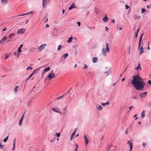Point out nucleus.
Returning a JSON list of instances; mask_svg holds the SVG:
<instances>
[{"mask_svg":"<svg viewBox=\"0 0 151 151\" xmlns=\"http://www.w3.org/2000/svg\"><path fill=\"white\" fill-rule=\"evenodd\" d=\"M131 83L137 90L139 91L143 89L144 85L145 84V82L139 75L134 76Z\"/></svg>","mask_w":151,"mask_h":151,"instance_id":"1","label":"nucleus"},{"mask_svg":"<svg viewBox=\"0 0 151 151\" xmlns=\"http://www.w3.org/2000/svg\"><path fill=\"white\" fill-rule=\"evenodd\" d=\"M108 45L109 44L108 43H106V48H102V54L104 56H106L107 52H109L110 51Z\"/></svg>","mask_w":151,"mask_h":151,"instance_id":"2","label":"nucleus"},{"mask_svg":"<svg viewBox=\"0 0 151 151\" xmlns=\"http://www.w3.org/2000/svg\"><path fill=\"white\" fill-rule=\"evenodd\" d=\"M55 77V75L52 73H50L47 76V77L45 78V80H46L48 79L49 80L51 79L54 78Z\"/></svg>","mask_w":151,"mask_h":151,"instance_id":"3","label":"nucleus"},{"mask_svg":"<svg viewBox=\"0 0 151 151\" xmlns=\"http://www.w3.org/2000/svg\"><path fill=\"white\" fill-rule=\"evenodd\" d=\"M46 46V44L41 45L38 48V50L39 52H41L42 50L44 49L45 47Z\"/></svg>","mask_w":151,"mask_h":151,"instance_id":"4","label":"nucleus"},{"mask_svg":"<svg viewBox=\"0 0 151 151\" xmlns=\"http://www.w3.org/2000/svg\"><path fill=\"white\" fill-rule=\"evenodd\" d=\"M147 92H145L143 93H139V97L140 98L143 99L146 97L147 94Z\"/></svg>","mask_w":151,"mask_h":151,"instance_id":"5","label":"nucleus"},{"mask_svg":"<svg viewBox=\"0 0 151 151\" xmlns=\"http://www.w3.org/2000/svg\"><path fill=\"white\" fill-rule=\"evenodd\" d=\"M39 70V69H36V70H35L29 76V77L27 78V80H29L32 76L34 74H35L36 73H37V72H38Z\"/></svg>","mask_w":151,"mask_h":151,"instance_id":"6","label":"nucleus"},{"mask_svg":"<svg viewBox=\"0 0 151 151\" xmlns=\"http://www.w3.org/2000/svg\"><path fill=\"white\" fill-rule=\"evenodd\" d=\"M26 30V29L22 28L18 29L17 31L18 34H22Z\"/></svg>","mask_w":151,"mask_h":151,"instance_id":"7","label":"nucleus"},{"mask_svg":"<svg viewBox=\"0 0 151 151\" xmlns=\"http://www.w3.org/2000/svg\"><path fill=\"white\" fill-rule=\"evenodd\" d=\"M52 110L58 113H61V112L60 111V109H59L58 107L56 108H53L52 109Z\"/></svg>","mask_w":151,"mask_h":151,"instance_id":"8","label":"nucleus"},{"mask_svg":"<svg viewBox=\"0 0 151 151\" xmlns=\"http://www.w3.org/2000/svg\"><path fill=\"white\" fill-rule=\"evenodd\" d=\"M7 37L5 35L1 40H0V43L2 44L7 39Z\"/></svg>","mask_w":151,"mask_h":151,"instance_id":"9","label":"nucleus"},{"mask_svg":"<svg viewBox=\"0 0 151 151\" xmlns=\"http://www.w3.org/2000/svg\"><path fill=\"white\" fill-rule=\"evenodd\" d=\"M84 138L86 143L88 144V143L89 140L88 137L85 135H84Z\"/></svg>","mask_w":151,"mask_h":151,"instance_id":"10","label":"nucleus"},{"mask_svg":"<svg viewBox=\"0 0 151 151\" xmlns=\"http://www.w3.org/2000/svg\"><path fill=\"white\" fill-rule=\"evenodd\" d=\"M76 5H75V4L74 3H72L71 5L70 6V7L69 8V10H70L72 9L76 8Z\"/></svg>","mask_w":151,"mask_h":151,"instance_id":"11","label":"nucleus"},{"mask_svg":"<svg viewBox=\"0 0 151 151\" xmlns=\"http://www.w3.org/2000/svg\"><path fill=\"white\" fill-rule=\"evenodd\" d=\"M47 5V0H42V6L45 8Z\"/></svg>","mask_w":151,"mask_h":151,"instance_id":"12","label":"nucleus"},{"mask_svg":"<svg viewBox=\"0 0 151 151\" xmlns=\"http://www.w3.org/2000/svg\"><path fill=\"white\" fill-rule=\"evenodd\" d=\"M135 69L136 70H141L142 69L140 67V65L139 64V63H138L137 66L135 68Z\"/></svg>","mask_w":151,"mask_h":151,"instance_id":"13","label":"nucleus"},{"mask_svg":"<svg viewBox=\"0 0 151 151\" xmlns=\"http://www.w3.org/2000/svg\"><path fill=\"white\" fill-rule=\"evenodd\" d=\"M108 20V17L106 16V15L105 14V17L103 18V20L104 22H106Z\"/></svg>","mask_w":151,"mask_h":151,"instance_id":"14","label":"nucleus"},{"mask_svg":"<svg viewBox=\"0 0 151 151\" xmlns=\"http://www.w3.org/2000/svg\"><path fill=\"white\" fill-rule=\"evenodd\" d=\"M23 45L22 44L20 45V47H19L18 48V53H20L22 52V50H21V49Z\"/></svg>","mask_w":151,"mask_h":151,"instance_id":"15","label":"nucleus"},{"mask_svg":"<svg viewBox=\"0 0 151 151\" xmlns=\"http://www.w3.org/2000/svg\"><path fill=\"white\" fill-rule=\"evenodd\" d=\"M50 69L49 67H48L47 68H45L44 70H43V74H44L45 72L49 70Z\"/></svg>","mask_w":151,"mask_h":151,"instance_id":"16","label":"nucleus"},{"mask_svg":"<svg viewBox=\"0 0 151 151\" xmlns=\"http://www.w3.org/2000/svg\"><path fill=\"white\" fill-rule=\"evenodd\" d=\"M144 52V50L142 46H141L140 49V52L139 55L142 54V53Z\"/></svg>","mask_w":151,"mask_h":151,"instance_id":"17","label":"nucleus"},{"mask_svg":"<svg viewBox=\"0 0 151 151\" xmlns=\"http://www.w3.org/2000/svg\"><path fill=\"white\" fill-rule=\"evenodd\" d=\"M141 116L142 118H144L145 117V112L144 110H143L142 111V113H141Z\"/></svg>","mask_w":151,"mask_h":151,"instance_id":"18","label":"nucleus"},{"mask_svg":"<svg viewBox=\"0 0 151 151\" xmlns=\"http://www.w3.org/2000/svg\"><path fill=\"white\" fill-rule=\"evenodd\" d=\"M97 60V58L96 57H93L92 59V61L94 63H96Z\"/></svg>","mask_w":151,"mask_h":151,"instance_id":"19","label":"nucleus"},{"mask_svg":"<svg viewBox=\"0 0 151 151\" xmlns=\"http://www.w3.org/2000/svg\"><path fill=\"white\" fill-rule=\"evenodd\" d=\"M73 39V38L72 37H70V38H69L68 40V42L70 43L72 42V40Z\"/></svg>","mask_w":151,"mask_h":151,"instance_id":"20","label":"nucleus"},{"mask_svg":"<svg viewBox=\"0 0 151 151\" xmlns=\"http://www.w3.org/2000/svg\"><path fill=\"white\" fill-rule=\"evenodd\" d=\"M1 2L3 4H6L7 3V0H1Z\"/></svg>","mask_w":151,"mask_h":151,"instance_id":"21","label":"nucleus"},{"mask_svg":"<svg viewBox=\"0 0 151 151\" xmlns=\"http://www.w3.org/2000/svg\"><path fill=\"white\" fill-rule=\"evenodd\" d=\"M134 19H139V18H140V16H139L138 15H135L134 16Z\"/></svg>","mask_w":151,"mask_h":151,"instance_id":"22","label":"nucleus"},{"mask_svg":"<svg viewBox=\"0 0 151 151\" xmlns=\"http://www.w3.org/2000/svg\"><path fill=\"white\" fill-rule=\"evenodd\" d=\"M132 99L134 100L137 99H138V97L136 95H135L132 97Z\"/></svg>","mask_w":151,"mask_h":151,"instance_id":"23","label":"nucleus"},{"mask_svg":"<svg viewBox=\"0 0 151 151\" xmlns=\"http://www.w3.org/2000/svg\"><path fill=\"white\" fill-rule=\"evenodd\" d=\"M23 119L22 118H21L19 121V126H20L22 124Z\"/></svg>","mask_w":151,"mask_h":151,"instance_id":"24","label":"nucleus"},{"mask_svg":"<svg viewBox=\"0 0 151 151\" xmlns=\"http://www.w3.org/2000/svg\"><path fill=\"white\" fill-rule=\"evenodd\" d=\"M68 56V53H65L62 56L64 58V59H65Z\"/></svg>","mask_w":151,"mask_h":151,"instance_id":"25","label":"nucleus"},{"mask_svg":"<svg viewBox=\"0 0 151 151\" xmlns=\"http://www.w3.org/2000/svg\"><path fill=\"white\" fill-rule=\"evenodd\" d=\"M97 108L98 110H101L102 109V107L101 105H99L98 107H97Z\"/></svg>","mask_w":151,"mask_h":151,"instance_id":"26","label":"nucleus"},{"mask_svg":"<svg viewBox=\"0 0 151 151\" xmlns=\"http://www.w3.org/2000/svg\"><path fill=\"white\" fill-rule=\"evenodd\" d=\"M127 143L129 145L130 147H131V146L133 147L132 143V142H131L130 141H129L127 142Z\"/></svg>","mask_w":151,"mask_h":151,"instance_id":"27","label":"nucleus"},{"mask_svg":"<svg viewBox=\"0 0 151 151\" xmlns=\"http://www.w3.org/2000/svg\"><path fill=\"white\" fill-rule=\"evenodd\" d=\"M64 96V95L60 96L57 98L56 99V100H59V99H61L62 98V97H63Z\"/></svg>","mask_w":151,"mask_h":151,"instance_id":"28","label":"nucleus"},{"mask_svg":"<svg viewBox=\"0 0 151 151\" xmlns=\"http://www.w3.org/2000/svg\"><path fill=\"white\" fill-rule=\"evenodd\" d=\"M48 19L47 17V15L45 16V17L44 18V21L46 22L48 21Z\"/></svg>","mask_w":151,"mask_h":151,"instance_id":"29","label":"nucleus"},{"mask_svg":"<svg viewBox=\"0 0 151 151\" xmlns=\"http://www.w3.org/2000/svg\"><path fill=\"white\" fill-rule=\"evenodd\" d=\"M32 11H31V12H28V13H26V14H22V15H19V16H24V15H26L28 14H29V13H32Z\"/></svg>","mask_w":151,"mask_h":151,"instance_id":"30","label":"nucleus"},{"mask_svg":"<svg viewBox=\"0 0 151 151\" xmlns=\"http://www.w3.org/2000/svg\"><path fill=\"white\" fill-rule=\"evenodd\" d=\"M18 86H16L15 88L14 89V91L15 93H17L18 90Z\"/></svg>","mask_w":151,"mask_h":151,"instance_id":"31","label":"nucleus"},{"mask_svg":"<svg viewBox=\"0 0 151 151\" xmlns=\"http://www.w3.org/2000/svg\"><path fill=\"white\" fill-rule=\"evenodd\" d=\"M109 101H107L106 103H102L101 105L103 106H104L106 105H108L109 104Z\"/></svg>","mask_w":151,"mask_h":151,"instance_id":"32","label":"nucleus"},{"mask_svg":"<svg viewBox=\"0 0 151 151\" xmlns=\"http://www.w3.org/2000/svg\"><path fill=\"white\" fill-rule=\"evenodd\" d=\"M4 145H2L1 143H0V148L1 149H3L4 147Z\"/></svg>","mask_w":151,"mask_h":151,"instance_id":"33","label":"nucleus"},{"mask_svg":"<svg viewBox=\"0 0 151 151\" xmlns=\"http://www.w3.org/2000/svg\"><path fill=\"white\" fill-rule=\"evenodd\" d=\"M9 137L8 136H7V137H6L4 139V142H6L7 140V139H8Z\"/></svg>","mask_w":151,"mask_h":151,"instance_id":"34","label":"nucleus"},{"mask_svg":"<svg viewBox=\"0 0 151 151\" xmlns=\"http://www.w3.org/2000/svg\"><path fill=\"white\" fill-rule=\"evenodd\" d=\"M76 148L75 149L74 151H77L78 146V145L77 144H76Z\"/></svg>","mask_w":151,"mask_h":151,"instance_id":"35","label":"nucleus"},{"mask_svg":"<svg viewBox=\"0 0 151 151\" xmlns=\"http://www.w3.org/2000/svg\"><path fill=\"white\" fill-rule=\"evenodd\" d=\"M77 130V129L76 128V129H75V131L74 132L72 133V135H73V136H74L75 134V133H76V131Z\"/></svg>","mask_w":151,"mask_h":151,"instance_id":"36","label":"nucleus"},{"mask_svg":"<svg viewBox=\"0 0 151 151\" xmlns=\"http://www.w3.org/2000/svg\"><path fill=\"white\" fill-rule=\"evenodd\" d=\"M14 54L15 55H17V58L19 57V54H17V53L16 52H15Z\"/></svg>","mask_w":151,"mask_h":151,"instance_id":"37","label":"nucleus"},{"mask_svg":"<svg viewBox=\"0 0 151 151\" xmlns=\"http://www.w3.org/2000/svg\"><path fill=\"white\" fill-rule=\"evenodd\" d=\"M61 48V45H59L58 46V50H60V49Z\"/></svg>","mask_w":151,"mask_h":151,"instance_id":"38","label":"nucleus"},{"mask_svg":"<svg viewBox=\"0 0 151 151\" xmlns=\"http://www.w3.org/2000/svg\"><path fill=\"white\" fill-rule=\"evenodd\" d=\"M145 11H146V10L145 9H142L141 13H143L144 12H145Z\"/></svg>","mask_w":151,"mask_h":151,"instance_id":"39","label":"nucleus"},{"mask_svg":"<svg viewBox=\"0 0 151 151\" xmlns=\"http://www.w3.org/2000/svg\"><path fill=\"white\" fill-rule=\"evenodd\" d=\"M143 33L140 36V38H139V41H141L142 37V36H143Z\"/></svg>","mask_w":151,"mask_h":151,"instance_id":"40","label":"nucleus"},{"mask_svg":"<svg viewBox=\"0 0 151 151\" xmlns=\"http://www.w3.org/2000/svg\"><path fill=\"white\" fill-rule=\"evenodd\" d=\"M56 135L58 137H59L60 136V133H56V135Z\"/></svg>","mask_w":151,"mask_h":151,"instance_id":"41","label":"nucleus"},{"mask_svg":"<svg viewBox=\"0 0 151 151\" xmlns=\"http://www.w3.org/2000/svg\"><path fill=\"white\" fill-rule=\"evenodd\" d=\"M125 6L126 9H128L129 8V6H128L127 5H126Z\"/></svg>","mask_w":151,"mask_h":151,"instance_id":"42","label":"nucleus"},{"mask_svg":"<svg viewBox=\"0 0 151 151\" xmlns=\"http://www.w3.org/2000/svg\"><path fill=\"white\" fill-rule=\"evenodd\" d=\"M142 145L144 147H145L146 146V145H147V144L145 143V142H143L142 143Z\"/></svg>","mask_w":151,"mask_h":151,"instance_id":"43","label":"nucleus"},{"mask_svg":"<svg viewBox=\"0 0 151 151\" xmlns=\"http://www.w3.org/2000/svg\"><path fill=\"white\" fill-rule=\"evenodd\" d=\"M32 67H28V68H27V70H31L32 69Z\"/></svg>","mask_w":151,"mask_h":151,"instance_id":"44","label":"nucleus"},{"mask_svg":"<svg viewBox=\"0 0 151 151\" xmlns=\"http://www.w3.org/2000/svg\"><path fill=\"white\" fill-rule=\"evenodd\" d=\"M14 33L11 34L9 36V38H10L12 36V35H14Z\"/></svg>","mask_w":151,"mask_h":151,"instance_id":"45","label":"nucleus"},{"mask_svg":"<svg viewBox=\"0 0 151 151\" xmlns=\"http://www.w3.org/2000/svg\"><path fill=\"white\" fill-rule=\"evenodd\" d=\"M87 66L86 65H85V66L83 67V68L85 69L87 68Z\"/></svg>","mask_w":151,"mask_h":151,"instance_id":"46","label":"nucleus"},{"mask_svg":"<svg viewBox=\"0 0 151 151\" xmlns=\"http://www.w3.org/2000/svg\"><path fill=\"white\" fill-rule=\"evenodd\" d=\"M15 139H14V143H13V147H15Z\"/></svg>","mask_w":151,"mask_h":151,"instance_id":"47","label":"nucleus"},{"mask_svg":"<svg viewBox=\"0 0 151 151\" xmlns=\"http://www.w3.org/2000/svg\"><path fill=\"white\" fill-rule=\"evenodd\" d=\"M133 147H130V149L129 151H132V148Z\"/></svg>","mask_w":151,"mask_h":151,"instance_id":"48","label":"nucleus"},{"mask_svg":"<svg viewBox=\"0 0 151 151\" xmlns=\"http://www.w3.org/2000/svg\"><path fill=\"white\" fill-rule=\"evenodd\" d=\"M74 136H73V135H72L71 137V140H72L73 138H74Z\"/></svg>","mask_w":151,"mask_h":151,"instance_id":"49","label":"nucleus"},{"mask_svg":"<svg viewBox=\"0 0 151 151\" xmlns=\"http://www.w3.org/2000/svg\"><path fill=\"white\" fill-rule=\"evenodd\" d=\"M9 57V55H6L5 56V59H7L8 57Z\"/></svg>","mask_w":151,"mask_h":151,"instance_id":"50","label":"nucleus"},{"mask_svg":"<svg viewBox=\"0 0 151 151\" xmlns=\"http://www.w3.org/2000/svg\"><path fill=\"white\" fill-rule=\"evenodd\" d=\"M140 44H141V41H139V45H138L139 48L140 46Z\"/></svg>","mask_w":151,"mask_h":151,"instance_id":"51","label":"nucleus"},{"mask_svg":"<svg viewBox=\"0 0 151 151\" xmlns=\"http://www.w3.org/2000/svg\"><path fill=\"white\" fill-rule=\"evenodd\" d=\"M77 24L79 26H80V25H81V23L80 22H77Z\"/></svg>","mask_w":151,"mask_h":151,"instance_id":"52","label":"nucleus"},{"mask_svg":"<svg viewBox=\"0 0 151 151\" xmlns=\"http://www.w3.org/2000/svg\"><path fill=\"white\" fill-rule=\"evenodd\" d=\"M109 147H108L106 149V151H109Z\"/></svg>","mask_w":151,"mask_h":151,"instance_id":"53","label":"nucleus"},{"mask_svg":"<svg viewBox=\"0 0 151 151\" xmlns=\"http://www.w3.org/2000/svg\"><path fill=\"white\" fill-rule=\"evenodd\" d=\"M63 110L65 111L66 110V106H65L64 108L63 109Z\"/></svg>","mask_w":151,"mask_h":151,"instance_id":"54","label":"nucleus"},{"mask_svg":"<svg viewBox=\"0 0 151 151\" xmlns=\"http://www.w3.org/2000/svg\"><path fill=\"white\" fill-rule=\"evenodd\" d=\"M132 106H130L129 107V111H130V109H131V108H132Z\"/></svg>","mask_w":151,"mask_h":151,"instance_id":"55","label":"nucleus"},{"mask_svg":"<svg viewBox=\"0 0 151 151\" xmlns=\"http://www.w3.org/2000/svg\"><path fill=\"white\" fill-rule=\"evenodd\" d=\"M6 27H5V28H4V29L2 31H5L6 30Z\"/></svg>","mask_w":151,"mask_h":151,"instance_id":"56","label":"nucleus"},{"mask_svg":"<svg viewBox=\"0 0 151 151\" xmlns=\"http://www.w3.org/2000/svg\"><path fill=\"white\" fill-rule=\"evenodd\" d=\"M46 27H49V24H47L46 25Z\"/></svg>","mask_w":151,"mask_h":151,"instance_id":"57","label":"nucleus"},{"mask_svg":"<svg viewBox=\"0 0 151 151\" xmlns=\"http://www.w3.org/2000/svg\"><path fill=\"white\" fill-rule=\"evenodd\" d=\"M148 83L150 85H151V81L150 80H149L148 81Z\"/></svg>","mask_w":151,"mask_h":151,"instance_id":"58","label":"nucleus"},{"mask_svg":"<svg viewBox=\"0 0 151 151\" xmlns=\"http://www.w3.org/2000/svg\"><path fill=\"white\" fill-rule=\"evenodd\" d=\"M106 29V30L108 31V30L109 29V28H107L106 27H105Z\"/></svg>","mask_w":151,"mask_h":151,"instance_id":"59","label":"nucleus"},{"mask_svg":"<svg viewBox=\"0 0 151 151\" xmlns=\"http://www.w3.org/2000/svg\"><path fill=\"white\" fill-rule=\"evenodd\" d=\"M138 33L137 32V33L135 34V37H137V36Z\"/></svg>","mask_w":151,"mask_h":151,"instance_id":"60","label":"nucleus"},{"mask_svg":"<svg viewBox=\"0 0 151 151\" xmlns=\"http://www.w3.org/2000/svg\"><path fill=\"white\" fill-rule=\"evenodd\" d=\"M115 21V20L114 19H112L111 21V22L113 23H114V22Z\"/></svg>","mask_w":151,"mask_h":151,"instance_id":"61","label":"nucleus"},{"mask_svg":"<svg viewBox=\"0 0 151 151\" xmlns=\"http://www.w3.org/2000/svg\"><path fill=\"white\" fill-rule=\"evenodd\" d=\"M125 80V78H123L122 80V81H124Z\"/></svg>","mask_w":151,"mask_h":151,"instance_id":"62","label":"nucleus"},{"mask_svg":"<svg viewBox=\"0 0 151 151\" xmlns=\"http://www.w3.org/2000/svg\"><path fill=\"white\" fill-rule=\"evenodd\" d=\"M65 111L63 113V115H65Z\"/></svg>","mask_w":151,"mask_h":151,"instance_id":"63","label":"nucleus"},{"mask_svg":"<svg viewBox=\"0 0 151 151\" xmlns=\"http://www.w3.org/2000/svg\"><path fill=\"white\" fill-rule=\"evenodd\" d=\"M147 49L148 50H149L150 49V47L149 46H148V47L147 48Z\"/></svg>","mask_w":151,"mask_h":151,"instance_id":"64","label":"nucleus"}]
</instances>
